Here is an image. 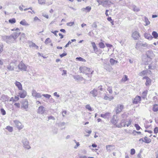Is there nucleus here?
Masks as SVG:
<instances>
[{"label":"nucleus","mask_w":158,"mask_h":158,"mask_svg":"<svg viewBox=\"0 0 158 158\" xmlns=\"http://www.w3.org/2000/svg\"><path fill=\"white\" fill-rule=\"evenodd\" d=\"M1 113L3 115H5L6 114V111L3 108L1 109Z\"/></svg>","instance_id":"49"},{"label":"nucleus","mask_w":158,"mask_h":158,"mask_svg":"<svg viewBox=\"0 0 158 158\" xmlns=\"http://www.w3.org/2000/svg\"><path fill=\"white\" fill-rule=\"evenodd\" d=\"M22 142L23 144V146L24 148L27 149H29L31 148L29 145V142L27 139H23Z\"/></svg>","instance_id":"5"},{"label":"nucleus","mask_w":158,"mask_h":158,"mask_svg":"<svg viewBox=\"0 0 158 158\" xmlns=\"http://www.w3.org/2000/svg\"><path fill=\"white\" fill-rule=\"evenodd\" d=\"M118 120L117 119V116L116 115H114L112 119L111 120V123L114 125H115L118 123Z\"/></svg>","instance_id":"12"},{"label":"nucleus","mask_w":158,"mask_h":158,"mask_svg":"<svg viewBox=\"0 0 158 158\" xmlns=\"http://www.w3.org/2000/svg\"><path fill=\"white\" fill-rule=\"evenodd\" d=\"M20 33H21L20 32V31H18L14 32L12 34H11V35L13 36L14 38L15 39V40L19 35Z\"/></svg>","instance_id":"20"},{"label":"nucleus","mask_w":158,"mask_h":158,"mask_svg":"<svg viewBox=\"0 0 158 158\" xmlns=\"http://www.w3.org/2000/svg\"><path fill=\"white\" fill-rule=\"evenodd\" d=\"M73 78L76 80H81L82 81L83 80L82 77H81L79 75H76L73 76Z\"/></svg>","instance_id":"27"},{"label":"nucleus","mask_w":158,"mask_h":158,"mask_svg":"<svg viewBox=\"0 0 158 158\" xmlns=\"http://www.w3.org/2000/svg\"><path fill=\"white\" fill-rule=\"evenodd\" d=\"M6 128L10 132H12L13 131V127H11L7 126Z\"/></svg>","instance_id":"39"},{"label":"nucleus","mask_w":158,"mask_h":158,"mask_svg":"<svg viewBox=\"0 0 158 158\" xmlns=\"http://www.w3.org/2000/svg\"><path fill=\"white\" fill-rule=\"evenodd\" d=\"M15 84L18 87L19 90H22L23 88L22 85L20 82L16 81L15 83Z\"/></svg>","instance_id":"17"},{"label":"nucleus","mask_w":158,"mask_h":158,"mask_svg":"<svg viewBox=\"0 0 158 158\" xmlns=\"http://www.w3.org/2000/svg\"><path fill=\"white\" fill-rule=\"evenodd\" d=\"M146 55L147 56V60L145 62V64H148L151 62L152 58L154 56V54L152 51L149 50L147 51Z\"/></svg>","instance_id":"1"},{"label":"nucleus","mask_w":158,"mask_h":158,"mask_svg":"<svg viewBox=\"0 0 158 158\" xmlns=\"http://www.w3.org/2000/svg\"><path fill=\"white\" fill-rule=\"evenodd\" d=\"M21 90V91H20L19 93V96L21 98H24L26 96L27 92L24 90Z\"/></svg>","instance_id":"13"},{"label":"nucleus","mask_w":158,"mask_h":158,"mask_svg":"<svg viewBox=\"0 0 158 158\" xmlns=\"http://www.w3.org/2000/svg\"><path fill=\"white\" fill-rule=\"evenodd\" d=\"M20 24L24 26L28 25V23L26 22L25 20H23L20 22Z\"/></svg>","instance_id":"36"},{"label":"nucleus","mask_w":158,"mask_h":158,"mask_svg":"<svg viewBox=\"0 0 158 158\" xmlns=\"http://www.w3.org/2000/svg\"><path fill=\"white\" fill-rule=\"evenodd\" d=\"M128 80L127 76L126 75H124V77L123 78L121 81L123 82H125Z\"/></svg>","instance_id":"41"},{"label":"nucleus","mask_w":158,"mask_h":158,"mask_svg":"<svg viewBox=\"0 0 158 158\" xmlns=\"http://www.w3.org/2000/svg\"><path fill=\"white\" fill-rule=\"evenodd\" d=\"M124 108V106L122 104H118L114 109L115 111L116 114H119L122 111Z\"/></svg>","instance_id":"6"},{"label":"nucleus","mask_w":158,"mask_h":158,"mask_svg":"<svg viewBox=\"0 0 158 158\" xmlns=\"http://www.w3.org/2000/svg\"><path fill=\"white\" fill-rule=\"evenodd\" d=\"M110 113L109 112H107L105 114H101V117L104 118H106L109 117L110 115Z\"/></svg>","instance_id":"23"},{"label":"nucleus","mask_w":158,"mask_h":158,"mask_svg":"<svg viewBox=\"0 0 158 158\" xmlns=\"http://www.w3.org/2000/svg\"><path fill=\"white\" fill-rule=\"evenodd\" d=\"M106 148L107 151L110 152L114 149L115 147L113 145H107L106 146Z\"/></svg>","instance_id":"18"},{"label":"nucleus","mask_w":158,"mask_h":158,"mask_svg":"<svg viewBox=\"0 0 158 158\" xmlns=\"http://www.w3.org/2000/svg\"><path fill=\"white\" fill-rule=\"evenodd\" d=\"M147 46L148 44L146 43H143L140 42H138L136 44L135 48L137 49H138L141 46L145 47H147Z\"/></svg>","instance_id":"11"},{"label":"nucleus","mask_w":158,"mask_h":158,"mask_svg":"<svg viewBox=\"0 0 158 158\" xmlns=\"http://www.w3.org/2000/svg\"><path fill=\"white\" fill-rule=\"evenodd\" d=\"M28 102L27 101H25L23 103L22 106V107H23L24 109H26L28 108Z\"/></svg>","instance_id":"26"},{"label":"nucleus","mask_w":158,"mask_h":158,"mask_svg":"<svg viewBox=\"0 0 158 158\" xmlns=\"http://www.w3.org/2000/svg\"><path fill=\"white\" fill-rule=\"evenodd\" d=\"M53 95L54 96H56L57 98H59L60 97V95L59 94H57V93L56 92L54 93L53 94Z\"/></svg>","instance_id":"64"},{"label":"nucleus","mask_w":158,"mask_h":158,"mask_svg":"<svg viewBox=\"0 0 158 158\" xmlns=\"http://www.w3.org/2000/svg\"><path fill=\"white\" fill-rule=\"evenodd\" d=\"M14 122L15 124V126L19 130H21L24 127L23 125H22L21 123L18 120H14Z\"/></svg>","instance_id":"9"},{"label":"nucleus","mask_w":158,"mask_h":158,"mask_svg":"<svg viewBox=\"0 0 158 158\" xmlns=\"http://www.w3.org/2000/svg\"><path fill=\"white\" fill-rule=\"evenodd\" d=\"M148 69H154L156 67L155 65L152 64H150L148 66Z\"/></svg>","instance_id":"38"},{"label":"nucleus","mask_w":158,"mask_h":158,"mask_svg":"<svg viewBox=\"0 0 158 158\" xmlns=\"http://www.w3.org/2000/svg\"><path fill=\"white\" fill-rule=\"evenodd\" d=\"M132 8L134 11L138 12L140 10L139 9L134 5L132 6Z\"/></svg>","instance_id":"32"},{"label":"nucleus","mask_w":158,"mask_h":158,"mask_svg":"<svg viewBox=\"0 0 158 158\" xmlns=\"http://www.w3.org/2000/svg\"><path fill=\"white\" fill-rule=\"evenodd\" d=\"M147 73L146 71H143L140 73L139 75L141 76H143L145 75Z\"/></svg>","instance_id":"48"},{"label":"nucleus","mask_w":158,"mask_h":158,"mask_svg":"<svg viewBox=\"0 0 158 158\" xmlns=\"http://www.w3.org/2000/svg\"><path fill=\"white\" fill-rule=\"evenodd\" d=\"M76 59L78 60L81 61H85V59L82 58L81 57H77L76 58Z\"/></svg>","instance_id":"50"},{"label":"nucleus","mask_w":158,"mask_h":158,"mask_svg":"<svg viewBox=\"0 0 158 158\" xmlns=\"http://www.w3.org/2000/svg\"><path fill=\"white\" fill-rule=\"evenodd\" d=\"M51 42V40L49 38H48L46 39L45 43L46 44H47Z\"/></svg>","instance_id":"51"},{"label":"nucleus","mask_w":158,"mask_h":158,"mask_svg":"<svg viewBox=\"0 0 158 158\" xmlns=\"http://www.w3.org/2000/svg\"><path fill=\"white\" fill-rule=\"evenodd\" d=\"M127 122L125 121L124 120H122L121 122V126L125 127L126 125Z\"/></svg>","instance_id":"40"},{"label":"nucleus","mask_w":158,"mask_h":158,"mask_svg":"<svg viewBox=\"0 0 158 158\" xmlns=\"http://www.w3.org/2000/svg\"><path fill=\"white\" fill-rule=\"evenodd\" d=\"M141 97L140 96H137L133 100V103L134 104H137L141 101Z\"/></svg>","instance_id":"15"},{"label":"nucleus","mask_w":158,"mask_h":158,"mask_svg":"<svg viewBox=\"0 0 158 158\" xmlns=\"http://www.w3.org/2000/svg\"><path fill=\"white\" fill-rule=\"evenodd\" d=\"M92 45L93 47L94 52L97 53V52L98 48L97 47L95 43L94 42H91Z\"/></svg>","instance_id":"25"},{"label":"nucleus","mask_w":158,"mask_h":158,"mask_svg":"<svg viewBox=\"0 0 158 158\" xmlns=\"http://www.w3.org/2000/svg\"><path fill=\"white\" fill-rule=\"evenodd\" d=\"M74 24V22H70L68 23H67V25L68 26H71Z\"/></svg>","instance_id":"55"},{"label":"nucleus","mask_w":158,"mask_h":158,"mask_svg":"<svg viewBox=\"0 0 158 158\" xmlns=\"http://www.w3.org/2000/svg\"><path fill=\"white\" fill-rule=\"evenodd\" d=\"M17 67V61H15V62H12L7 66V69L9 71H13Z\"/></svg>","instance_id":"2"},{"label":"nucleus","mask_w":158,"mask_h":158,"mask_svg":"<svg viewBox=\"0 0 158 158\" xmlns=\"http://www.w3.org/2000/svg\"><path fill=\"white\" fill-rule=\"evenodd\" d=\"M153 110L154 112H156L158 111V105L155 104L154 105L153 108Z\"/></svg>","instance_id":"33"},{"label":"nucleus","mask_w":158,"mask_h":158,"mask_svg":"<svg viewBox=\"0 0 158 158\" xmlns=\"http://www.w3.org/2000/svg\"><path fill=\"white\" fill-rule=\"evenodd\" d=\"M31 94L32 96L35 98H40L42 97V95H41V94L38 93L34 89L32 90Z\"/></svg>","instance_id":"8"},{"label":"nucleus","mask_w":158,"mask_h":158,"mask_svg":"<svg viewBox=\"0 0 158 158\" xmlns=\"http://www.w3.org/2000/svg\"><path fill=\"white\" fill-rule=\"evenodd\" d=\"M107 90L108 91L110 94H111L113 93L112 87H108L107 89Z\"/></svg>","instance_id":"43"},{"label":"nucleus","mask_w":158,"mask_h":158,"mask_svg":"<svg viewBox=\"0 0 158 158\" xmlns=\"http://www.w3.org/2000/svg\"><path fill=\"white\" fill-rule=\"evenodd\" d=\"M148 92V90H146L142 93V97L144 99L146 97Z\"/></svg>","instance_id":"30"},{"label":"nucleus","mask_w":158,"mask_h":158,"mask_svg":"<svg viewBox=\"0 0 158 158\" xmlns=\"http://www.w3.org/2000/svg\"><path fill=\"white\" fill-rule=\"evenodd\" d=\"M110 62L111 65H113L114 64L118 63L117 61L114 60L113 58H111L110 59Z\"/></svg>","instance_id":"31"},{"label":"nucleus","mask_w":158,"mask_h":158,"mask_svg":"<svg viewBox=\"0 0 158 158\" xmlns=\"http://www.w3.org/2000/svg\"><path fill=\"white\" fill-rule=\"evenodd\" d=\"M92 26L93 27L96 28L97 27V22H94L92 25Z\"/></svg>","instance_id":"47"},{"label":"nucleus","mask_w":158,"mask_h":158,"mask_svg":"<svg viewBox=\"0 0 158 158\" xmlns=\"http://www.w3.org/2000/svg\"><path fill=\"white\" fill-rule=\"evenodd\" d=\"M131 120H130L128 121H126V122H127L126 125L127 127H128L129 126H130L131 123Z\"/></svg>","instance_id":"54"},{"label":"nucleus","mask_w":158,"mask_h":158,"mask_svg":"<svg viewBox=\"0 0 158 158\" xmlns=\"http://www.w3.org/2000/svg\"><path fill=\"white\" fill-rule=\"evenodd\" d=\"M2 39L5 40L7 43H11L12 41L15 40L13 36L11 35L9 36H5L2 37Z\"/></svg>","instance_id":"3"},{"label":"nucleus","mask_w":158,"mask_h":158,"mask_svg":"<svg viewBox=\"0 0 158 158\" xmlns=\"http://www.w3.org/2000/svg\"><path fill=\"white\" fill-rule=\"evenodd\" d=\"M9 22L10 23L13 24L15 23L16 22L15 19V18L10 19L9 20Z\"/></svg>","instance_id":"37"},{"label":"nucleus","mask_w":158,"mask_h":158,"mask_svg":"<svg viewBox=\"0 0 158 158\" xmlns=\"http://www.w3.org/2000/svg\"><path fill=\"white\" fill-rule=\"evenodd\" d=\"M39 3L40 4H45V0H38Z\"/></svg>","instance_id":"46"},{"label":"nucleus","mask_w":158,"mask_h":158,"mask_svg":"<svg viewBox=\"0 0 158 158\" xmlns=\"http://www.w3.org/2000/svg\"><path fill=\"white\" fill-rule=\"evenodd\" d=\"M101 4H102V5L104 6H106L107 5H109L110 4H113V3L109 0H105L103 2H101Z\"/></svg>","instance_id":"16"},{"label":"nucleus","mask_w":158,"mask_h":158,"mask_svg":"<svg viewBox=\"0 0 158 158\" xmlns=\"http://www.w3.org/2000/svg\"><path fill=\"white\" fill-rule=\"evenodd\" d=\"M79 69L81 72L85 74L86 75H88L91 71L90 69L85 66L80 67Z\"/></svg>","instance_id":"4"},{"label":"nucleus","mask_w":158,"mask_h":158,"mask_svg":"<svg viewBox=\"0 0 158 158\" xmlns=\"http://www.w3.org/2000/svg\"><path fill=\"white\" fill-rule=\"evenodd\" d=\"M135 150L133 148L131 149V154L132 155H133L135 154Z\"/></svg>","instance_id":"56"},{"label":"nucleus","mask_w":158,"mask_h":158,"mask_svg":"<svg viewBox=\"0 0 158 158\" xmlns=\"http://www.w3.org/2000/svg\"><path fill=\"white\" fill-rule=\"evenodd\" d=\"M99 46L101 48H104L105 47V45L102 42H100L99 44Z\"/></svg>","instance_id":"42"},{"label":"nucleus","mask_w":158,"mask_h":158,"mask_svg":"<svg viewBox=\"0 0 158 158\" xmlns=\"http://www.w3.org/2000/svg\"><path fill=\"white\" fill-rule=\"evenodd\" d=\"M151 141V140L150 138H148L147 136H145L144 138V140L143 142L147 143H149Z\"/></svg>","instance_id":"28"},{"label":"nucleus","mask_w":158,"mask_h":158,"mask_svg":"<svg viewBox=\"0 0 158 158\" xmlns=\"http://www.w3.org/2000/svg\"><path fill=\"white\" fill-rule=\"evenodd\" d=\"M58 32V31H51V32L53 33V34H54V35L56 36H57V35L56 33H57Z\"/></svg>","instance_id":"61"},{"label":"nucleus","mask_w":158,"mask_h":158,"mask_svg":"<svg viewBox=\"0 0 158 158\" xmlns=\"http://www.w3.org/2000/svg\"><path fill=\"white\" fill-rule=\"evenodd\" d=\"M143 79H146V80L145 84L146 86H148L151 84V80L148 77H144L143 78Z\"/></svg>","instance_id":"14"},{"label":"nucleus","mask_w":158,"mask_h":158,"mask_svg":"<svg viewBox=\"0 0 158 158\" xmlns=\"http://www.w3.org/2000/svg\"><path fill=\"white\" fill-rule=\"evenodd\" d=\"M91 146L93 148H95L97 147V145L95 143H93L91 145H89V147L90 148Z\"/></svg>","instance_id":"63"},{"label":"nucleus","mask_w":158,"mask_h":158,"mask_svg":"<svg viewBox=\"0 0 158 158\" xmlns=\"http://www.w3.org/2000/svg\"><path fill=\"white\" fill-rule=\"evenodd\" d=\"M131 36L135 40H137L140 37L139 33L137 31H135L132 32Z\"/></svg>","instance_id":"10"},{"label":"nucleus","mask_w":158,"mask_h":158,"mask_svg":"<svg viewBox=\"0 0 158 158\" xmlns=\"http://www.w3.org/2000/svg\"><path fill=\"white\" fill-rule=\"evenodd\" d=\"M144 36L145 38L148 40H151L153 38L151 34L148 33H145L144 34Z\"/></svg>","instance_id":"21"},{"label":"nucleus","mask_w":158,"mask_h":158,"mask_svg":"<svg viewBox=\"0 0 158 158\" xmlns=\"http://www.w3.org/2000/svg\"><path fill=\"white\" fill-rule=\"evenodd\" d=\"M154 133L157 134L158 132V127H156L155 128L154 130Z\"/></svg>","instance_id":"57"},{"label":"nucleus","mask_w":158,"mask_h":158,"mask_svg":"<svg viewBox=\"0 0 158 158\" xmlns=\"http://www.w3.org/2000/svg\"><path fill=\"white\" fill-rule=\"evenodd\" d=\"M67 53H64L60 55V56L61 58H62V57L67 55Z\"/></svg>","instance_id":"60"},{"label":"nucleus","mask_w":158,"mask_h":158,"mask_svg":"<svg viewBox=\"0 0 158 158\" xmlns=\"http://www.w3.org/2000/svg\"><path fill=\"white\" fill-rule=\"evenodd\" d=\"M12 31H20V30L19 28H14L13 29L11 30Z\"/></svg>","instance_id":"58"},{"label":"nucleus","mask_w":158,"mask_h":158,"mask_svg":"<svg viewBox=\"0 0 158 158\" xmlns=\"http://www.w3.org/2000/svg\"><path fill=\"white\" fill-rule=\"evenodd\" d=\"M103 99L106 100L110 101L114 99V97L113 96L109 97L107 95H105Z\"/></svg>","instance_id":"24"},{"label":"nucleus","mask_w":158,"mask_h":158,"mask_svg":"<svg viewBox=\"0 0 158 158\" xmlns=\"http://www.w3.org/2000/svg\"><path fill=\"white\" fill-rule=\"evenodd\" d=\"M42 96L48 99H49L51 96L50 95L48 94H43Z\"/></svg>","instance_id":"44"},{"label":"nucleus","mask_w":158,"mask_h":158,"mask_svg":"<svg viewBox=\"0 0 158 158\" xmlns=\"http://www.w3.org/2000/svg\"><path fill=\"white\" fill-rule=\"evenodd\" d=\"M90 93L93 95L94 97H95L96 96L97 94V90L95 89H94L93 90L91 91L90 92Z\"/></svg>","instance_id":"29"},{"label":"nucleus","mask_w":158,"mask_h":158,"mask_svg":"<svg viewBox=\"0 0 158 158\" xmlns=\"http://www.w3.org/2000/svg\"><path fill=\"white\" fill-rule=\"evenodd\" d=\"M91 7L89 6L86 7L85 8H83L81 9V10L82 11H85L86 12H89L91 10Z\"/></svg>","instance_id":"22"},{"label":"nucleus","mask_w":158,"mask_h":158,"mask_svg":"<svg viewBox=\"0 0 158 158\" xmlns=\"http://www.w3.org/2000/svg\"><path fill=\"white\" fill-rule=\"evenodd\" d=\"M144 21L146 23V26L148 25L149 24H150V21L148 20V18L146 17H144Z\"/></svg>","instance_id":"35"},{"label":"nucleus","mask_w":158,"mask_h":158,"mask_svg":"<svg viewBox=\"0 0 158 158\" xmlns=\"http://www.w3.org/2000/svg\"><path fill=\"white\" fill-rule=\"evenodd\" d=\"M72 43V42H71L70 41H69V42L67 43V44L64 47L65 48H67L68 47L69 45V44H71Z\"/></svg>","instance_id":"62"},{"label":"nucleus","mask_w":158,"mask_h":158,"mask_svg":"<svg viewBox=\"0 0 158 158\" xmlns=\"http://www.w3.org/2000/svg\"><path fill=\"white\" fill-rule=\"evenodd\" d=\"M135 126L136 127V130L138 131L139 130V129L141 128L140 126L137 124H135Z\"/></svg>","instance_id":"52"},{"label":"nucleus","mask_w":158,"mask_h":158,"mask_svg":"<svg viewBox=\"0 0 158 158\" xmlns=\"http://www.w3.org/2000/svg\"><path fill=\"white\" fill-rule=\"evenodd\" d=\"M14 105L15 106L18 108L20 107V104L18 103H15Z\"/></svg>","instance_id":"59"},{"label":"nucleus","mask_w":158,"mask_h":158,"mask_svg":"<svg viewBox=\"0 0 158 158\" xmlns=\"http://www.w3.org/2000/svg\"><path fill=\"white\" fill-rule=\"evenodd\" d=\"M152 35L155 39H156L158 37V34L156 31H153L152 33Z\"/></svg>","instance_id":"34"},{"label":"nucleus","mask_w":158,"mask_h":158,"mask_svg":"<svg viewBox=\"0 0 158 158\" xmlns=\"http://www.w3.org/2000/svg\"><path fill=\"white\" fill-rule=\"evenodd\" d=\"M65 123L64 122H60L58 123V126L59 127L62 126L64 125Z\"/></svg>","instance_id":"53"},{"label":"nucleus","mask_w":158,"mask_h":158,"mask_svg":"<svg viewBox=\"0 0 158 158\" xmlns=\"http://www.w3.org/2000/svg\"><path fill=\"white\" fill-rule=\"evenodd\" d=\"M17 66L18 67L19 69L21 71H27V66L25 65L22 61L20 62Z\"/></svg>","instance_id":"7"},{"label":"nucleus","mask_w":158,"mask_h":158,"mask_svg":"<svg viewBox=\"0 0 158 158\" xmlns=\"http://www.w3.org/2000/svg\"><path fill=\"white\" fill-rule=\"evenodd\" d=\"M45 110L43 106H40L39 107L38 112L39 114H43L44 113Z\"/></svg>","instance_id":"19"},{"label":"nucleus","mask_w":158,"mask_h":158,"mask_svg":"<svg viewBox=\"0 0 158 158\" xmlns=\"http://www.w3.org/2000/svg\"><path fill=\"white\" fill-rule=\"evenodd\" d=\"M85 108L86 109L88 110L89 111H92V108L89 105H86L85 106Z\"/></svg>","instance_id":"45"}]
</instances>
